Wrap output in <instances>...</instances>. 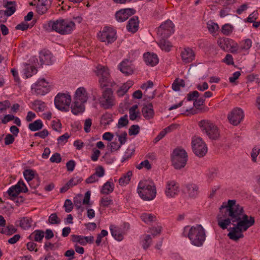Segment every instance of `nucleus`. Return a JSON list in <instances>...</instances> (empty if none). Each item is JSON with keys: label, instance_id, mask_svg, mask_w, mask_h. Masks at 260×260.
<instances>
[{"label": "nucleus", "instance_id": "obj_1", "mask_svg": "<svg viewBox=\"0 0 260 260\" xmlns=\"http://www.w3.org/2000/svg\"><path fill=\"white\" fill-rule=\"evenodd\" d=\"M217 221L218 226L222 230L227 229L230 224L233 225V227L228 230V236L231 240L236 241L243 237V208L237 204L236 200H229L222 203L219 208Z\"/></svg>", "mask_w": 260, "mask_h": 260}, {"label": "nucleus", "instance_id": "obj_2", "mask_svg": "<svg viewBox=\"0 0 260 260\" xmlns=\"http://www.w3.org/2000/svg\"><path fill=\"white\" fill-rule=\"evenodd\" d=\"M75 22L68 19H58L50 20L43 25L48 31H55L61 35L71 34L75 29Z\"/></svg>", "mask_w": 260, "mask_h": 260}, {"label": "nucleus", "instance_id": "obj_3", "mask_svg": "<svg viewBox=\"0 0 260 260\" xmlns=\"http://www.w3.org/2000/svg\"><path fill=\"white\" fill-rule=\"evenodd\" d=\"M182 235L189 239L192 245L197 247L202 246L206 238L205 230L201 224L185 226Z\"/></svg>", "mask_w": 260, "mask_h": 260}, {"label": "nucleus", "instance_id": "obj_4", "mask_svg": "<svg viewBox=\"0 0 260 260\" xmlns=\"http://www.w3.org/2000/svg\"><path fill=\"white\" fill-rule=\"evenodd\" d=\"M137 192L144 201H150L156 196V188L154 182L151 179L141 180L138 185Z\"/></svg>", "mask_w": 260, "mask_h": 260}, {"label": "nucleus", "instance_id": "obj_5", "mask_svg": "<svg viewBox=\"0 0 260 260\" xmlns=\"http://www.w3.org/2000/svg\"><path fill=\"white\" fill-rule=\"evenodd\" d=\"M199 126L203 133L207 135L210 139L216 140L220 136V132L218 127L209 120H202L199 123Z\"/></svg>", "mask_w": 260, "mask_h": 260}, {"label": "nucleus", "instance_id": "obj_6", "mask_svg": "<svg viewBox=\"0 0 260 260\" xmlns=\"http://www.w3.org/2000/svg\"><path fill=\"white\" fill-rule=\"evenodd\" d=\"M171 159L173 167L176 169H180L186 165L188 155L184 149L178 147L173 150Z\"/></svg>", "mask_w": 260, "mask_h": 260}, {"label": "nucleus", "instance_id": "obj_7", "mask_svg": "<svg viewBox=\"0 0 260 260\" xmlns=\"http://www.w3.org/2000/svg\"><path fill=\"white\" fill-rule=\"evenodd\" d=\"M71 100V95L69 93H59L54 98V105L59 110L67 112L69 111Z\"/></svg>", "mask_w": 260, "mask_h": 260}, {"label": "nucleus", "instance_id": "obj_8", "mask_svg": "<svg viewBox=\"0 0 260 260\" xmlns=\"http://www.w3.org/2000/svg\"><path fill=\"white\" fill-rule=\"evenodd\" d=\"M96 75L99 77V82L100 86L104 88L108 86L111 82L110 79V72L107 67L98 64L95 71Z\"/></svg>", "mask_w": 260, "mask_h": 260}, {"label": "nucleus", "instance_id": "obj_9", "mask_svg": "<svg viewBox=\"0 0 260 260\" xmlns=\"http://www.w3.org/2000/svg\"><path fill=\"white\" fill-rule=\"evenodd\" d=\"M98 39L106 44H111L116 38V32L112 27H104L97 35Z\"/></svg>", "mask_w": 260, "mask_h": 260}, {"label": "nucleus", "instance_id": "obj_10", "mask_svg": "<svg viewBox=\"0 0 260 260\" xmlns=\"http://www.w3.org/2000/svg\"><path fill=\"white\" fill-rule=\"evenodd\" d=\"M191 146L194 154L199 157H203L207 152V146L203 139L200 137H194L192 138Z\"/></svg>", "mask_w": 260, "mask_h": 260}, {"label": "nucleus", "instance_id": "obj_11", "mask_svg": "<svg viewBox=\"0 0 260 260\" xmlns=\"http://www.w3.org/2000/svg\"><path fill=\"white\" fill-rule=\"evenodd\" d=\"M49 83L44 78L39 79L31 86L32 92L37 95H44L50 91Z\"/></svg>", "mask_w": 260, "mask_h": 260}, {"label": "nucleus", "instance_id": "obj_12", "mask_svg": "<svg viewBox=\"0 0 260 260\" xmlns=\"http://www.w3.org/2000/svg\"><path fill=\"white\" fill-rule=\"evenodd\" d=\"M134 55V57H129V59H124L121 61L118 65V69L121 73L126 75H129L133 73L134 67L132 63V61L136 58L139 53L137 51H131L129 53V55Z\"/></svg>", "mask_w": 260, "mask_h": 260}, {"label": "nucleus", "instance_id": "obj_13", "mask_svg": "<svg viewBox=\"0 0 260 260\" xmlns=\"http://www.w3.org/2000/svg\"><path fill=\"white\" fill-rule=\"evenodd\" d=\"M129 228V225L127 223H124L120 226L111 225L110 231L112 237L117 241H121L127 231Z\"/></svg>", "mask_w": 260, "mask_h": 260}, {"label": "nucleus", "instance_id": "obj_14", "mask_svg": "<svg viewBox=\"0 0 260 260\" xmlns=\"http://www.w3.org/2000/svg\"><path fill=\"white\" fill-rule=\"evenodd\" d=\"M100 105L104 109L111 108L115 103L114 98L111 89H106L99 100Z\"/></svg>", "mask_w": 260, "mask_h": 260}, {"label": "nucleus", "instance_id": "obj_15", "mask_svg": "<svg viewBox=\"0 0 260 260\" xmlns=\"http://www.w3.org/2000/svg\"><path fill=\"white\" fill-rule=\"evenodd\" d=\"M179 184L175 180H170L166 182L165 194L168 198H174L180 192Z\"/></svg>", "mask_w": 260, "mask_h": 260}, {"label": "nucleus", "instance_id": "obj_16", "mask_svg": "<svg viewBox=\"0 0 260 260\" xmlns=\"http://www.w3.org/2000/svg\"><path fill=\"white\" fill-rule=\"evenodd\" d=\"M174 25L173 22L167 20L162 23L157 29V35L159 38H168L174 31Z\"/></svg>", "mask_w": 260, "mask_h": 260}, {"label": "nucleus", "instance_id": "obj_17", "mask_svg": "<svg viewBox=\"0 0 260 260\" xmlns=\"http://www.w3.org/2000/svg\"><path fill=\"white\" fill-rule=\"evenodd\" d=\"M27 191V187L24 181L20 180L16 184L10 187L7 192L10 196L16 197L21 192H26Z\"/></svg>", "mask_w": 260, "mask_h": 260}, {"label": "nucleus", "instance_id": "obj_18", "mask_svg": "<svg viewBox=\"0 0 260 260\" xmlns=\"http://www.w3.org/2000/svg\"><path fill=\"white\" fill-rule=\"evenodd\" d=\"M243 116V111L240 108L233 109L228 115L229 122L234 125H238L241 120Z\"/></svg>", "mask_w": 260, "mask_h": 260}, {"label": "nucleus", "instance_id": "obj_19", "mask_svg": "<svg viewBox=\"0 0 260 260\" xmlns=\"http://www.w3.org/2000/svg\"><path fill=\"white\" fill-rule=\"evenodd\" d=\"M90 97L89 93L84 87H78L75 91L73 100L86 103Z\"/></svg>", "mask_w": 260, "mask_h": 260}, {"label": "nucleus", "instance_id": "obj_20", "mask_svg": "<svg viewBox=\"0 0 260 260\" xmlns=\"http://www.w3.org/2000/svg\"><path fill=\"white\" fill-rule=\"evenodd\" d=\"M135 13L133 9H122L116 12L115 17L118 22H123L128 18L131 15Z\"/></svg>", "mask_w": 260, "mask_h": 260}, {"label": "nucleus", "instance_id": "obj_21", "mask_svg": "<svg viewBox=\"0 0 260 260\" xmlns=\"http://www.w3.org/2000/svg\"><path fill=\"white\" fill-rule=\"evenodd\" d=\"M85 104L81 101L73 100L71 107L72 113L75 115L82 114L85 110Z\"/></svg>", "mask_w": 260, "mask_h": 260}, {"label": "nucleus", "instance_id": "obj_22", "mask_svg": "<svg viewBox=\"0 0 260 260\" xmlns=\"http://www.w3.org/2000/svg\"><path fill=\"white\" fill-rule=\"evenodd\" d=\"M181 56L182 61L185 63L191 62L194 59V52L190 48H185L181 52Z\"/></svg>", "mask_w": 260, "mask_h": 260}, {"label": "nucleus", "instance_id": "obj_23", "mask_svg": "<svg viewBox=\"0 0 260 260\" xmlns=\"http://www.w3.org/2000/svg\"><path fill=\"white\" fill-rule=\"evenodd\" d=\"M51 0H38L37 5V11L40 15L45 13L51 5Z\"/></svg>", "mask_w": 260, "mask_h": 260}, {"label": "nucleus", "instance_id": "obj_24", "mask_svg": "<svg viewBox=\"0 0 260 260\" xmlns=\"http://www.w3.org/2000/svg\"><path fill=\"white\" fill-rule=\"evenodd\" d=\"M144 59L147 65L153 67L158 62L157 55L154 53L147 52L144 54Z\"/></svg>", "mask_w": 260, "mask_h": 260}, {"label": "nucleus", "instance_id": "obj_25", "mask_svg": "<svg viewBox=\"0 0 260 260\" xmlns=\"http://www.w3.org/2000/svg\"><path fill=\"white\" fill-rule=\"evenodd\" d=\"M114 189V184L112 179L106 182L101 187L100 192L104 194H108L112 193Z\"/></svg>", "mask_w": 260, "mask_h": 260}, {"label": "nucleus", "instance_id": "obj_26", "mask_svg": "<svg viewBox=\"0 0 260 260\" xmlns=\"http://www.w3.org/2000/svg\"><path fill=\"white\" fill-rule=\"evenodd\" d=\"M39 57L41 64L50 65L53 62L52 55L49 51L41 52Z\"/></svg>", "mask_w": 260, "mask_h": 260}, {"label": "nucleus", "instance_id": "obj_27", "mask_svg": "<svg viewBox=\"0 0 260 260\" xmlns=\"http://www.w3.org/2000/svg\"><path fill=\"white\" fill-rule=\"evenodd\" d=\"M139 21L138 17H133L131 18L127 25V29L128 31L132 32H135L137 31L139 28Z\"/></svg>", "mask_w": 260, "mask_h": 260}, {"label": "nucleus", "instance_id": "obj_28", "mask_svg": "<svg viewBox=\"0 0 260 260\" xmlns=\"http://www.w3.org/2000/svg\"><path fill=\"white\" fill-rule=\"evenodd\" d=\"M187 193L191 198L196 197L198 194L199 187L194 183H190L186 186Z\"/></svg>", "mask_w": 260, "mask_h": 260}, {"label": "nucleus", "instance_id": "obj_29", "mask_svg": "<svg viewBox=\"0 0 260 260\" xmlns=\"http://www.w3.org/2000/svg\"><path fill=\"white\" fill-rule=\"evenodd\" d=\"M37 69L36 68L29 65H26L23 70V78H28L37 74Z\"/></svg>", "mask_w": 260, "mask_h": 260}, {"label": "nucleus", "instance_id": "obj_30", "mask_svg": "<svg viewBox=\"0 0 260 260\" xmlns=\"http://www.w3.org/2000/svg\"><path fill=\"white\" fill-rule=\"evenodd\" d=\"M142 113L146 119H149L152 118L154 115L153 106L151 104L144 106L142 109Z\"/></svg>", "mask_w": 260, "mask_h": 260}, {"label": "nucleus", "instance_id": "obj_31", "mask_svg": "<svg viewBox=\"0 0 260 260\" xmlns=\"http://www.w3.org/2000/svg\"><path fill=\"white\" fill-rule=\"evenodd\" d=\"M20 226L23 230H27L32 226V221L28 217H24L18 221Z\"/></svg>", "mask_w": 260, "mask_h": 260}, {"label": "nucleus", "instance_id": "obj_32", "mask_svg": "<svg viewBox=\"0 0 260 260\" xmlns=\"http://www.w3.org/2000/svg\"><path fill=\"white\" fill-rule=\"evenodd\" d=\"M166 38H159L157 44L162 51L169 52L170 51L172 46L170 42L167 40Z\"/></svg>", "mask_w": 260, "mask_h": 260}, {"label": "nucleus", "instance_id": "obj_33", "mask_svg": "<svg viewBox=\"0 0 260 260\" xmlns=\"http://www.w3.org/2000/svg\"><path fill=\"white\" fill-rule=\"evenodd\" d=\"M134 82L132 80H128L123 84L117 90L118 96H123L127 90L133 85Z\"/></svg>", "mask_w": 260, "mask_h": 260}, {"label": "nucleus", "instance_id": "obj_34", "mask_svg": "<svg viewBox=\"0 0 260 260\" xmlns=\"http://www.w3.org/2000/svg\"><path fill=\"white\" fill-rule=\"evenodd\" d=\"M133 173L131 171H128L125 174H123L118 180L119 184L121 186H126L127 185L132 176Z\"/></svg>", "mask_w": 260, "mask_h": 260}, {"label": "nucleus", "instance_id": "obj_35", "mask_svg": "<svg viewBox=\"0 0 260 260\" xmlns=\"http://www.w3.org/2000/svg\"><path fill=\"white\" fill-rule=\"evenodd\" d=\"M140 116V113L138 109V106L135 105L129 109V117L131 120H135Z\"/></svg>", "mask_w": 260, "mask_h": 260}, {"label": "nucleus", "instance_id": "obj_36", "mask_svg": "<svg viewBox=\"0 0 260 260\" xmlns=\"http://www.w3.org/2000/svg\"><path fill=\"white\" fill-rule=\"evenodd\" d=\"M6 10L4 11L6 17L10 16L13 15L15 11V3L13 2H8L5 6Z\"/></svg>", "mask_w": 260, "mask_h": 260}, {"label": "nucleus", "instance_id": "obj_37", "mask_svg": "<svg viewBox=\"0 0 260 260\" xmlns=\"http://www.w3.org/2000/svg\"><path fill=\"white\" fill-rule=\"evenodd\" d=\"M113 120L112 114L108 112H106L102 115L100 122L102 125L107 126L110 124Z\"/></svg>", "mask_w": 260, "mask_h": 260}, {"label": "nucleus", "instance_id": "obj_38", "mask_svg": "<svg viewBox=\"0 0 260 260\" xmlns=\"http://www.w3.org/2000/svg\"><path fill=\"white\" fill-rule=\"evenodd\" d=\"M43 123L41 120L37 119L28 125V128L32 132H36L42 128Z\"/></svg>", "mask_w": 260, "mask_h": 260}, {"label": "nucleus", "instance_id": "obj_39", "mask_svg": "<svg viewBox=\"0 0 260 260\" xmlns=\"http://www.w3.org/2000/svg\"><path fill=\"white\" fill-rule=\"evenodd\" d=\"M207 27L210 33L212 35L216 34L217 31L219 28L218 24L213 21H208L207 23Z\"/></svg>", "mask_w": 260, "mask_h": 260}, {"label": "nucleus", "instance_id": "obj_40", "mask_svg": "<svg viewBox=\"0 0 260 260\" xmlns=\"http://www.w3.org/2000/svg\"><path fill=\"white\" fill-rule=\"evenodd\" d=\"M32 237L34 240L38 242H41L44 237V232L42 230H35L30 236V238Z\"/></svg>", "mask_w": 260, "mask_h": 260}, {"label": "nucleus", "instance_id": "obj_41", "mask_svg": "<svg viewBox=\"0 0 260 260\" xmlns=\"http://www.w3.org/2000/svg\"><path fill=\"white\" fill-rule=\"evenodd\" d=\"M229 42V38H220L217 40V44L222 50L228 51Z\"/></svg>", "mask_w": 260, "mask_h": 260}, {"label": "nucleus", "instance_id": "obj_42", "mask_svg": "<svg viewBox=\"0 0 260 260\" xmlns=\"http://www.w3.org/2000/svg\"><path fill=\"white\" fill-rule=\"evenodd\" d=\"M141 218L145 223H149L154 221L156 217L151 213H143L141 215Z\"/></svg>", "mask_w": 260, "mask_h": 260}, {"label": "nucleus", "instance_id": "obj_43", "mask_svg": "<svg viewBox=\"0 0 260 260\" xmlns=\"http://www.w3.org/2000/svg\"><path fill=\"white\" fill-rule=\"evenodd\" d=\"M83 181V178L81 176L79 175H74L68 181V185H70L71 187L78 185Z\"/></svg>", "mask_w": 260, "mask_h": 260}, {"label": "nucleus", "instance_id": "obj_44", "mask_svg": "<svg viewBox=\"0 0 260 260\" xmlns=\"http://www.w3.org/2000/svg\"><path fill=\"white\" fill-rule=\"evenodd\" d=\"M151 237L150 235H143L141 238V243L144 249H147L151 243Z\"/></svg>", "mask_w": 260, "mask_h": 260}, {"label": "nucleus", "instance_id": "obj_45", "mask_svg": "<svg viewBox=\"0 0 260 260\" xmlns=\"http://www.w3.org/2000/svg\"><path fill=\"white\" fill-rule=\"evenodd\" d=\"M34 108L38 112L44 111L46 108V104L44 102L36 100L33 103Z\"/></svg>", "mask_w": 260, "mask_h": 260}, {"label": "nucleus", "instance_id": "obj_46", "mask_svg": "<svg viewBox=\"0 0 260 260\" xmlns=\"http://www.w3.org/2000/svg\"><path fill=\"white\" fill-rule=\"evenodd\" d=\"M134 151L133 148H127L121 159V161L124 162L129 159L134 154Z\"/></svg>", "mask_w": 260, "mask_h": 260}, {"label": "nucleus", "instance_id": "obj_47", "mask_svg": "<svg viewBox=\"0 0 260 260\" xmlns=\"http://www.w3.org/2000/svg\"><path fill=\"white\" fill-rule=\"evenodd\" d=\"M35 171L31 169L25 170L23 173L25 179L28 182L33 179L35 177Z\"/></svg>", "mask_w": 260, "mask_h": 260}, {"label": "nucleus", "instance_id": "obj_48", "mask_svg": "<svg viewBox=\"0 0 260 260\" xmlns=\"http://www.w3.org/2000/svg\"><path fill=\"white\" fill-rule=\"evenodd\" d=\"M74 203L78 209H81V211H83L82 206L84 205L83 204L82 195L78 194L76 196L74 199Z\"/></svg>", "mask_w": 260, "mask_h": 260}, {"label": "nucleus", "instance_id": "obj_49", "mask_svg": "<svg viewBox=\"0 0 260 260\" xmlns=\"http://www.w3.org/2000/svg\"><path fill=\"white\" fill-rule=\"evenodd\" d=\"M255 223V219L253 217L248 216L245 214V231L249 227L253 225Z\"/></svg>", "mask_w": 260, "mask_h": 260}, {"label": "nucleus", "instance_id": "obj_50", "mask_svg": "<svg viewBox=\"0 0 260 260\" xmlns=\"http://www.w3.org/2000/svg\"><path fill=\"white\" fill-rule=\"evenodd\" d=\"M17 231V229L13 225H10L5 229L0 230V233L6 235H12Z\"/></svg>", "mask_w": 260, "mask_h": 260}, {"label": "nucleus", "instance_id": "obj_51", "mask_svg": "<svg viewBox=\"0 0 260 260\" xmlns=\"http://www.w3.org/2000/svg\"><path fill=\"white\" fill-rule=\"evenodd\" d=\"M239 49V45L234 40L230 39L229 47L228 51H230L232 53L236 52Z\"/></svg>", "mask_w": 260, "mask_h": 260}, {"label": "nucleus", "instance_id": "obj_52", "mask_svg": "<svg viewBox=\"0 0 260 260\" xmlns=\"http://www.w3.org/2000/svg\"><path fill=\"white\" fill-rule=\"evenodd\" d=\"M233 26L229 23H226L223 25L221 28L222 33L225 36L231 35L233 32Z\"/></svg>", "mask_w": 260, "mask_h": 260}, {"label": "nucleus", "instance_id": "obj_53", "mask_svg": "<svg viewBox=\"0 0 260 260\" xmlns=\"http://www.w3.org/2000/svg\"><path fill=\"white\" fill-rule=\"evenodd\" d=\"M48 223L50 224H58L60 223L61 220L58 217L55 213L51 214L48 218Z\"/></svg>", "mask_w": 260, "mask_h": 260}, {"label": "nucleus", "instance_id": "obj_54", "mask_svg": "<svg viewBox=\"0 0 260 260\" xmlns=\"http://www.w3.org/2000/svg\"><path fill=\"white\" fill-rule=\"evenodd\" d=\"M184 86V82L182 80H176L172 85V88L175 91H179L180 88Z\"/></svg>", "mask_w": 260, "mask_h": 260}, {"label": "nucleus", "instance_id": "obj_55", "mask_svg": "<svg viewBox=\"0 0 260 260\" xmlns=\"http://www.w3.org/2000/svg\"><path fill=\"white\" fill-rule=\"evenodd\" d=\"M136 167L138 170H141L143 168H145L147 170H150L151 169L152 166L149 160L146 159L137 165Z\"/></svg>", "mask_w": 260, "mask_h": 260}, {"label": "nucleus", "instance_id": "obj_56", "mask_svg": "<svg viewBox=\"0 0 260 260\" xmlns=\"http://www.w3.org/2000/svg\"><path fill=\"white\" fill-rule=\"evenodd\" d=\"M128 118L127 115H125L123 116L120 117L118 121V123L117 124V126L118 128H121L123 127L128 124Z\"/></svg>", "mask_w": 260, "mask_h": 260}, {"label": "nucleus", "instance_id": "obj_57", "mask_svg": "<svg viewBox=\"0 0 260 260\" xmlns=\"http://www.w3.org/2000/svg\"><path fill=\"white\" fill-rule=\"evenodd\" d=\"M51 126L52 129L60 133L61 132V124L59 120H54L51 122Z\"/></svg>", "mask_w": 260, "mask_h": 260}, {"label": "nucleus", "instance_id": "obj_58", "mask_svg": "<svg viewBox=\"0 0 260 260\" xmlns=\"http://www.w3.org/2000/svg\"><path fill=\"white\" fill-rule=\"evenodd\" d=\"M72 241L76 243L77 245V244H80L82 245H86L83 236L73 235Z\"/></svg>", "mask_w": 260, "mask_h": 260}, {"label": "nucleus", "instance_id": "obj_59", "mask_svg": "<svg viewBox=\"0 0 260 260\" xmlns=\"http://www.w3.org/2000/svg\"><path fill=\"white\" fill-rule=\"evenodd\" d=\"M199 96V93L197 91H194L187 94V99L184 100V103L186 104L187 102L191 101H194Z\"/></svg>", "mask_w": 260, "mask_h": 260}, {"label": "nucleus", "instance_id": "obj_60", "mask_svg": "<svg viewBox=\"0 0 260 260\" xmlns=\"http://www.w3.org/2000/svg\"><path fill=\"white\" fill-rule=\"evenodd\" d=\"M140 129L138 125H133L129 128L128 134L130 136H136L139 133Z\"/></svg>", "mask_w": 260, "mask_h": 260}, {"label": "nucleus", "instance_id": "obj_61", "mask_svg": "<svg viewBox=\"0 0 260 260\" xmlns=\"http://www.w3.org/2000/svg\"><path fill=\"white\" fill-rule=\"evenodd\" d=\"M14 118V115L12 114L5 115L4 116L1 115L0 117V123L6 124L9 121L13 120Z\"/></svg>", "mask_w": 260, "mask_h": 260}, {"label": "nucleus", "instance_id": "obj_62", "mask_svg": "<svg viewBox=\"0 0 260 260\" xmlns=\"http://www.w3.org/2000/svg\"><path fill=\"white\" fill-rule=\"evenodd\" d=\"M260 153V148H257L256 146L254 147L251 151L250 155L251 157L252 161L253 162H256V157Z\"/></svg>", "mask_w": 260, "mask_h": 260}, {"label": "nucleus", "instance_id": "obj_63", "mask_svg": "<svg viewBox=\"0 0 260 260\" xmlns=\"http://www.w3.org/2000/svg\"><path fill=\"white\" fill-rule=\"evenodd\" d=\"M70 135L68 133H65L63 135L59 137L57 140V143L60 145H63L68 141V139L70 138Z\"/></svg>", "mask_w": 260, "mask_h": 260}, {"label": "nucleus", "instance_id": "obj_64", "mask_svg": "<svg viewBox=\"0 0 260 260\" xmlns=\"http://www.w3.org/2000/svg\"><path fill=\"white\" fill-rule=\"evenodd\" d=\"M117 137L118 138V141L119 142V144L121 145V146L126 143L127 140V134L126 132L118 134L117 135Z\"/></svg>", "mask_w": 260, "mask_h": 260}]
</instances>
